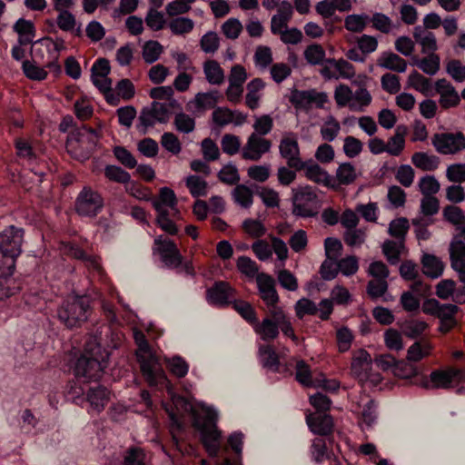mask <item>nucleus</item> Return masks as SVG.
Instances as JSON below:
<instances>
[{
	"label": "nucleus",
	"mask_w": 465,
	"mask_h": 465,
	"mask_svg": "<svg viewBox=\"0 0 465 465\" xmlns=\"http://www.w3.org/2000/svg\"><path fill=\"white\" fill-rule=\"evenodd\" d=\"M295 380L304 387H317L318 381H314L310 365L303 360L296 363Z\"/></svg>",
	"instance_id": "29"
},
{
	"label": "nucleus",
	"mask_w": 465,
	"mask_h": 465,
	"mask_svg": "<svg viewBox=\"0 0 465 465\" xmlns=\"http://www.w3.org/2000/svg\"><path fill=\"white\" fill-rule=\"evenodd\" d=\"M185 184L193 197L198 198L201 196H206L207 183L199 176L189 175L186 178Z\"/></svg>",
	"instance_id": "40"
},
{
	"label": "nucleus",
	"mask_w": 465,
	"mask_h": 465,
	"mask_svg": "<svg viewBox=\"0 0 465 465\" xmlns=\"http://www.w3.org/2000/svg\"><path fill=\"white\" fill-rule=\"evenodd\" d=\"M440 59L435 53H430L428 56L420 58L419 68L429 75H434L440 70Z\"/></svg>",
	"instance_id": "45"
},
{
	"label": "nucleus",
	"mask_w": 465,
	"mask_h": 465,
	"mask_svg": "<svg viewBox=\"0 0 465 465\" xmlns=\"http://www.w3.org/2000/svg\"><path fill=\"white\" fill-rule=\"evenodd\" d=\"M138 121L139 123L137 124L136 128L141 134H146L148 129L153 127L154 124L158 123L155 114L148 106L143 107L141 110Z\"/></svg>",
	"instance_id": "39"
},
{
	"label": "nucleus",
	"mask_w": 465,
	"mask_h": 465,
	"mask_svg": "<svg viewBox=\"0 0 465 465\" xmlns=\"http://www.w3.org/2000/svg\"><path fill=\"white\" fill-rule=\"evenodd\" d=\"M420 190L423 196H433L439 192L440 185L434 176L426 175L422 177L419 183Z\"/></svg>",
	"instance_id": "63"
},
{
	"label": "nucleus",
	"mask_w": 465,
	"mask_h": 465,
	"mask_svg": "<svg viewBox=\"0 0 465 465\" xmlns=\"http://www.w3.org/2000/svg\"><path fill=\"white\" fill-rule=\"evenodd\" d=\"M305 162L306 164L302 171H305V176L309 180L316 183H322L328 188L336 189L332 176H331L326 170L322 168L318 163H312V160Z\"/></svg>",
	"instance_id": "19"
},
{
	"label": "nucleus",
	"mask_w": 465,
	"mask_h": 465,
	"mask_svg": "<svg viewBox=\"0 0 465 465\" xmlns=\"http://www.w3.org/2000/svg\"><path fill=\"white\" fill-rule=\"evenodd\" d=\"M154 243L158 246L162 260L167 266H178L182 262V255L173 241L160 236L154 240Z\"/></svg>",
	"instance_id": "17"
},
{
	"label": "nucleus",
	"mask_w": 465,
	"mask_h": 465,
	"mask_svg": "<svg viewBox=\"0 0 465 465\" xmlns=\"http://www.w3.org/2000/svg\"><path fill=\"white\" fill-rule=\"evenodd\" d=\"M325 50L319 44L308 45L304 51V57L312 65L322 64L325 60Z\"/></svg>",
	"instance_id": "41"
},
{
	"label": "nucleus",
	"mask_w": 465,
	"mask_h": 465,
	"mask_svg": "<svg viewBox=\"0 0 465 465\" xmlns=\"http://www.w3.org/2000/svg\"><path fill=\"white\" fill-rule=\"evenodd\" d=\"M233 290L226 282H216L213 287L206 292V298L210 304L225 307L232 303L230 298Z\"/></svg>",
	"instance_id": "16"
},
{
	"label": "nucleus",
	"mask_w": 465,
	"mask_h": 465,
	"mask_svg": "<svg viewBox=\"0 0 465 465\" xmlns=\"http://www.w3.org/2000/svg\"><path fill=\"white\" fill-rule=\"evenodd\" d=\"M135 341L140 352L136 357L143 378L151 386H155L162 380H166L165 373L158 362L156 356L152 352L150 345L143 332L134 333Z\"/></svg>",
	"instance_id": "4"
},
{
	"label": "nucleus",
	"mask_w": 465,
	"mask_h": 465,
	"mask_svg": "<svg viewBox=\"0 0 465 465\" xmlns=\"http://www.w3.org/2000/svg\"><path fill=\"white\" fill-rule=\"evenodd\" d=\"M107 323H96L85 340L83 351H72L68 357L69 370L76 381H69L65 392L77 405L86 404L90 413L99 414L111 400V391L99 381L108 368L113 350L119 348L123 333L113 302H99Z\"/></svg>",
	"instance_id": "1"
},
{
	"label": "nucleus",
	"mask_w": 465,
	"mask_h": 465,
	"mask_svg": "<svg viewBox=\"0 0 465 465\" xmlns=\"http://www.w3.org/2000/svg\"><path fill=\"white\" fill-rule=\"evenodd\" d=\"M279 152L282 158L286 160L290 168L302 171L305 167L306 162L301 158L300 146L293 133H290L282 138Z\"/></svg>",
	"instance_id": "10"
},
{
	"label": "nucleus",
	"mask_w": 465,
	"mask_h": 465,
	"mask_svg": "<svg viewBox=\"0 0 465 465\" xmlns=\"http://www.w3.org/2000/svg\"><path fill=\"white\" fill-rule=\"evenodd\" d=\"M162 146L172 153L173 154H178L182 150V144L178 137L170 132L164 133L161 137Z\"/></svg>",
	"instance_id": "61"
},
{
	"label": "nucleus",
	"mask_w": 465,
	"mask_h": 465,
	"mask_svg": "<svg viewBox=\"0 0 465 465\" xmlns=\"http://www.w3.org/2000/svg\"><path fill=\"white\" fill-rule=\"evenodd\" d=\"M378 64L381 67L398 73H404L407 69L406 61L392 52H384L379 59Z\"/></svg>",
	"instance_id": "26"
},
{
	"label": "nucleus",
	"mask_w": 465,
	"mask_h": 465,
	"mask_svg": "<svg viewBox=\"0 0 465 465\" xmlns=\"http://www.w3.org/2000/svg\"><path fill=\"white\" fill-rule=\"evenodd\" d=\"M25 229L8 225L0 232V301L16 294L21 287L13 275L23 252Z\"/></svg>",
	"instance_id": "2"
},
{
	"label": "nucleus",
	"mask_w": 465,
	"mask_h": 465,
	"mask_svg": "<svg viewBox=\"0 0 465 465\" xmlns=\"http://www.w3.org/2000/svg\"><path fill=\"white\" fill-rule=\"evenodd\" d=\"M354 336L351 331L346 327L342 326L336 331V340L339 346L340 352H346L350 350Z\"/></svg>",
	"instance_id": "56"
},
{
	"label": "nucleus",
	"mask_w": 465,
	"mask_h": 465,
	"mask_svg": "<svg viewBox=\"0 0 465 465\" xmlns=\"http://www.w3.org/2000/svg\"><path fill=\"white\" fill-rule=\"evenodd\" d=\"M242 229L253 238H260L266 232V228L261 221L250 218L244 220Z\"/></svg>",
	"instance_id": "62"
},
{
	"label": "nucleus",
	"mask_w": 465,
	"mask_h": 465,
	"mask_svg": "<svg viewBox=\"0 0 465 465\" xmlns=\"http://www.w3.org/2000/svg\"><path fill=\"white\" fill-rule=\"evenodd\" d=\"M119 124L130 128L136 117L137 111L133 105H125L116 110Z\"/></svg>",
	"instance_id": "57"
},
{
	"label": "nucleus",
	"mask_w": 465,
	"mask_h": 465,
	"mask_svg": "<svg viewBox=\"0 0 465 465\" xmlns=\"http://www.w3.org/2000/svg\"><path fill=\"white\" fill-rule=\"evenodd\" d=\"M428 328L427 322L420 320L410 319L405 320L401 324V331L410 338H417L420 336L423 331Z\"/></svg>",
	"instance_id": "36"
},
{
	"label": "nucleus",
	"mask_w": 465,
	"mask_h": 465,
	"mask_svg": "<svg viewBox=\"0 0 465 465\" xmlns=\"http://www.w3.org/2000/svg\"><path fill=\"white\" fill-rule=\"evenodd\" d=\"M38 419L31 410L25 409L20 412L19 425L23 433H33L38 424Z\"/></svg>",
	"instance_id": "42"
},
{
	"label": "nucleus",
	"mask_w": 465,
	"mask_h": 465,
	"mask_svg": "<svg viewBox=\"0 0 465 465\" xmlns=\"http://www.w3.org/2000/svg\"><path fill=\"white\" fill-rule=\"evenodd\" d=\"M450 267L459 276V280L465 283V242L453 237L449 247Z\"/></svg>",
	"instance_id": "13"
},
{
	"label": "nucleus",
	"mask_w": 465,
	"mask_h": 465,
	"mask_svg": "<svg viewBox=\"0 0 465 465\" xmlns=\"http://www.w3.org/2000/svg\"><path fill=\"white\" fill-rule=\"evenodd\" d=\"M233 309L252 326L257 322V313L251 303L245 301H234Z\"/></svg>",
	"instance_id": "38"
},
{
	"label": "nucleus",
	"mask_w": 465,
	"mask_h": 465,
	"mask_svg": "<svg viewBox=\"0 0 465 465\" xmlns=\"http://www.w3.org/2000/svg\"><path fill=\"white\" fill-rule=\"evenodd\" d=\"M262 365L273 371H279L280 360L273 347L271 345H262L259 349Z\"/></svg>",
	"instance_id": "35"
},
{
	"label": "nucleus",
	"mask_w": 465,
	"mask_h": 465,
	"mask_svg": "<svg viewBox=\"0 0 465 465\" xmlns=\"http://www.w3.org/2000/svg\"><path fill=\"white\" fill-rule=\"evenodd\" d=\"M371 368V358L369 352L363 349L360 350L352 359L351 372L360 380H366L369 377L368 371Z\"/></svg>",
	"instance_id": "21"
},
{
	"label": "nucleus",
	"mask_w": 465,
	"mask_h": 465,
	"mask_svg": "<svg viewBox=\"0 0 465 465\" xmlns=\"http://www.w3.org/2000/svg\"><path fill=\"white\" fill-rule=\"evenodd\" d=\"M292 213L298 218H314L319 213V201L311 185L292 190Z\"/></svg>",
	"instance_id": "6"
},
{
	"label": "nucleus",
	"mask_w": 465,
	"mask_h": 465,
	"mask_svg": "<svg viewBox=\"0 0 465 465\" xmlns=\"http://www.w3.org/2000/svg\"><path fill=\"white\" fill-rule=\"evenodd\" d=\"M233 116L234 112L227 107H216L212 114L213 124L219 127H223L232 123Z\"/></svg>",
	"instance_id": "50"
},
{
	"label": "nucleus",
	"mask_w": 465,
	"mask_h": 465,
	"mask_svg": "<svg viewBox=\"0 0 465 465\" xmlns=\"http://www.w3.org/2000/svg\"><path fill=\"white\" fill-rule=\"evenodd\" d=\"M150 457L146 450L139 446L128 447L123 455V465H148Z\"/></svg>",
	"instance_id": "22"
},
{
	"label": "nucleus",
	"mask_w": 465,
	"mask_h": 465,
	"mask_svg": "<svg viewBox=\"0 0 465 465\" xmlns=\"http://www.w3.org/2000/svg\"><path fill=\"white\" fill-rule=\"evenodd\" d=\"M459 307L451 303H440L434 298L427 299L422 304V312L440 320V330L442 332L450 331L457 323L455 314Z\"/></svg>",
	"instance_id": "7"
},
{
	"label": "nucleus",
	"mask_w": 465,
	"mask_h": 465,
	"mask_svg": "<svg viewBox=\"0 0 465 465\" xmlns=\"http://www.w3.org/2000/svg\"><path fill=\"white\" fill-rule=\"evenodd\" d=\"M75 211L80 216L94 218L103 210L104 201L102 194L90 186H84L75 199Z\"/></svg>",
	"instance_id": "9"
},
{
	"label": "nucleus",
	"mask_w": 465,
	"mask_h": 465,
	"mask_svg": "<svg viewBox=\"0 0 465 465\" xmlns=\"http://www.w3.org/2000/svg\"><path fill=\"white\" fill-rule=\"evenodd\" d=\"M432 144L440 153L453 154L465 148V135L461 132L435 134Z\"/></svg>",
	"instance_id": "11"
},
{
	"label": "nucleus",
	"mask_w": 465,
	"mask_h": 465,
	"mask_svg": "<svg viewBox=\"0 0 465 465\" xmlns=\"http://www.w3.org/2000/svg\"><path fill=\"white\" fill-rule=\"evenodd\" d=\"M312 90H298L294 88L291 92L289 101L296 109L306 110L312 104Z\"/></svg>",
	"instance_id": "34"
},
{
	"label": "nucleus",
	"mask_w": 465,
	"mask_h": 465,
	"mask_svg": "<svg viewBox=\"0 0 465 465\" xmlns=\"http://www.w3.org/2000/svg\"><path fill=\"white\" fill-rule=\"evenodd\" d=\"M218 178L223 183L230 185L237 184L238 182L240 181L238 170L232 163H228L221 169V171L218 173Z\"/></svg>",
	"instance_id": "58"
},
{
	"label": "nucleus",
	"mask_w": 465,
	"mask_h": 465,
	"mask_svg": "<svg viewBox=\"0 0 465 465\" xmlns=\"http://www.w3.org/2000/svg\"><path fill=\"white\" fill-rule=\"evenodd\" d=\"M272 143L270 140L262 138L256 133H252L247 140L242 152V158L245 160L258 161L262 154L270 151Z\"/></svg>",
	"instance_id": "15"
},
{
	"label": "nucleus",
	"mask_w": 465,
	"mask_h": 465,
	"mask_svg": "<svg viewBox=\"0 0 465 465\" xmlns=\"http://www.w3.org/2000/svg\"><path fill=\"white\" fill-rule=\"evenodd\" d=\"M377 420V403L374 400H370L364 404L361 420L367 427L371 428Z\"/></svg>",
	"instance_id": "54"
},
{
	"label": "nucleus",
	"mask_w": 465,
	"mask_h": 465,
	"mask_svg": "<svg viewBox=\"0 0 465 465\" xmlns=\"http://www.w3.org/2000/svg\"><path fill=\"white\" fill-rule=\"evenodd\" d=\"M306 423L313 434L326 436L332 431L333 420L327 413L308 414Z\"/></svg>",
	"instance_id": "18"
},
{
	"label": "nucleus",
	"mask_w": 465,
	"mask_h": 465,
	"mask_svg": "<svg viewBox=\"0 0 465 465\" xmlns=\"http://www.w3.org/2000/svg\"><path fill=\"white\" fill-rule=\"evenodd\" d=\"M234 201L243 208H249L252 204V192L243 184L237 185L233 190Z\"/></svg>",
	"instance_id": "49"
},
{
	"label": "nucleus",
	"mask_w": 465,
	"mask_h": 465,
	"mask_svg": "<svg viewBox=\"0 0 465 465\" xmlns=\"http://www.w3.org/2000/svg\"><path fill=\"white\" fill-rule=\"evenodd\" d=\"M410 229V223L407 218L401 217L391 222L388 232L391 236L401 242V246H404V241Z\"/></svg>",
	"instance_id": "33"
},
{
	"label": "nucleus",
	"mask_w": 465,
	"mask_h": 465,
	"mask_svg": "<svg viewBox=\"0 0 465 465\" xmlns=\"http://www.w3.org/2000/svg\"><path fill=\"white\" fill-rule=\"evenodd\" d=\"M115 158L126 168L133 169L137 165V161L132 153L124 146L114 148Z\"/></svg>",
	"instance_id": "59"
},
{
	"label": "nucleus",
	"mask_w": 465,
	"mask_h": 465,
	"mask_svg": "<svg viewBox=\"0 0 465 465\" xmlns=\"http://www.w3.org/2000/svg\"><path fill=\"white\" fill-rule=\"evenodd\" d=\"M357 177L356 169L350 162L341 163L336 170V179L341 185H350Z\"/></svg>",
	"instance_id": "32"
},
{
	"label": "nucleus",
	"mask_w": 465,
	"mask_h": 465,
	"mask_svg": "<svg viewBox=\"0 0 465 465\" xmlns=\"http://www.w3.org/2000/svg\"><path fill=\"white\" fill-rule=\"evenodd\" d=\"M367 15H349L344 21L345 28L353 33H361L367 25Z\"/></svg>",
	"instance_id": "52"
},
{
	"label": "nucleus",
	"mask_w": 465,
	"mask_h": 465,
	"mask_svg": "<svg viewBox=\"0 0 465 465\" xmlns=\"http://www.w3.org/2000/svg\"><path fill=\"white\" fill-rule=\"evenodd\" d=\"M104 174L106 179L122 184H127L131 182V175L122 167L108 164L104 167Z\"/></svg>",
	"instance_id": "37"
},
{
	"label": "nucleus",
	"mask_w": 465,
	"mask_h": 465,
	"mask_svg": "<svg viewBox=\"0 0 465 465\" xmlns=\"http://www.w3.org/2000/svg\"><path fill=\"white\" fill-rule=\"evenodd\" d=\"M401 244L391 240H386L382 244V252L391 265H396L401 259Z\"/></svg>",
	"instance_id": "53"
},
{
	"label": "nucleus",
	"mask_w": 465,
	"mask_h": 465,
	"mask_svg": "<svg viewBox=\"0 0 465 465\" xmlns=\"http://www.w3.org/2000/svg\"><path fill=\"white\" fill-rule=\"evenodd\" d=\"M201 409L204 417L196 415L193 426L208 455L216 458L222 449V431L217 427L218 411L206 404H203Z\"/></svg>",
	"instance_id": "3"
},
{
	"label": "nucleus",
	"mask_w": 465,
	"mask_h": 465,
	"mask_svg": "<svg viewBox=\"0 0 465 465\" xmlns=\"http://www.w3.org/2000/svg\"><path fill=\"white\" fill-rule=\"evenodd\" d=\"M200 46L204 53L213 54L219 49L220 38L215 32L209 31L202 36Z\"/></svg>",
	"instance_id": "51"
},
{
	"label": "nucleus",
	"mask_w": 465,
	"mask_h": 465,
	"mask_svg": "<svg viewBox=\"0 0 465 465\" xmlns=\"http://www.w3.org/2000/svg\"><path fill=\"white\" fill-rule=\"evenodd\" d=\"M169 28L173 35H181L190 33L194 26V23L188 17H176L170 21Z\"/></svg>",
	"instance_id": "44"
},
{
	"label": "nucleus",
	"mask_w": 465,
	"mask_h": 465,
	"mask_svg": "<svg viewBox=\"0 0 465 465\" xmlns=\"http://www.w3.org/2000/svg\"><path fill=\"white\" fill-rule=\"evenodd\" d=\"M278 312H282V308L269 309L263 320L260 322L257 319V322L252 326L256 333L265 341H273L279 336L280 321L275 316Z\"/></svg>",
	"instance_id": "12"
},
{
	"label": "nucleus",
	"mask_w": 465,
	"mask_h": 465,
	"mask_svg": "<svg viewBox=\"0 0 465 465\" xmlns=\"http://www.w3.org/2000/svg\"><path fill=\"white\" fill-rule=\"evenodd\" d=\"M244 434L242 431H234L228 437V446L237 455L235 461L230 458H225L220 465H242V451L243 445Z\"/></svg>",
	"instance_id": "24"
},
{
	"label": "nucleus",
	"mask_w": 465,
	"mask_h": 465,
	"mask_svg": "<svg viewBox=\"0 0 465 465\" xmlns=\"http://www.w3.org/2000/svg\"><path fill=\"white\" fill-rule=\"evenodd\" d=\"M421 264L423 273L431 279H437L443 273L444 264L440 258L434 254L424 253L421 257Z\"/></svg>",
	"instance_id": "23"
},
{
	"label": "nucleus",
	"mask_w": 465,
	"mask_h": 465,
	"mask_svg": "<svg viewBox=\"0 0 465 465\" xmlns=\"http://www.w3.org/2000/svg\"><path fill=\"white\" fill-rule=\"evenodd\" d=\"M154 210L157 213L156 223L158 226L165 232L171 235H176L178 233V228L170 218L169 211L159 203L154 204Z\"/></svg>",
	"instance_id": "27"
},
{
	"label": "nucleus",
	"mask_w": 465,
	"mask_h": 465,
	"mask_svg": "<svg viewBox=\"0 0 465 465\" xmlns=\"http://www.w3.org/2000/svg\"><path fill=\"white\" fill-rule=\"evenodd\" d=\"M203 72L211 84H221L224 80V72L215 60H208L203 64Z\"/></svg>",
	"instance_id": "30"
},
{
	"label": "nucleus",
	"mask_w": 465,
	"mask_h": 465,
	"mask_svg": "<svg viewBox=\"0 0 465 465\" xmlns=\"http://www.w3.org/2000/svg\"><path fill=\"white\" fill-rule=\"evenodd\" d=\"M296 315L299 319H302L305 315H316L319 312L317 304L307 298L300 299L295 304Z\"/></svg>",
	"instance_id": "48"
},
{
	"label": "nucleus",
	"mask_w": 465,
	"mask_h": 465,
	"mask_svg": "<svg viewBox=\"0 0 465 465\" xmlns=\"http://www.w3.org/2000/svg\"><path fill=\"white\" fill-rule=\"evenodd\" d=\"M173 124L175 129L183 134H190L195 129L194 118L183 112L175 114Z\"/></svg>",
	"instance_id": "43"
},
{
	"label": "nucleus",
	"mask_w": 465,
	"mask_h": 465,
	"mask_svg": "<svg viewBox=\"0 0 465 465\" xmlns=\"http://www.w3.org/2000/svg\"><path fill=\"white\" fill-rule=\"evenodd\" d=\"M256 282L260 297L269 309L279 308L277 306L279 295L275 289L274 279L269 274L261 273L257 275Z\"/></svg>",
	"instance_id": "14"
},
{
	"label": "nucleus",
	"mask_w": 465,
	"mask_h": 465,
	"mask_svg": "<svg viewBox=\"0 0 465 465\" xmlns=\"http://www.w3.org/2000/svg\"><path fill=\"white\" fill-rule=\"evenodd\" d=\"M165 365L169 371L177 378H183L189 371V364L180 355H174L171 358H165Z\"/></svg>",
	"instance_id": "31"
},
{
	"label": "nucleus",
	"mask_w": 465,
	"mask_h": 465,
	"mask_svg": "<svg viewBox=\"0 0 465 465\" xmlns=\"http://www.w3.org/2000/svg\"><path fill=\"white\" fill-rule=\"evenodd\" d=\"M88 296H74L66 299L57 311L58 319L67 328L79 327L91 316Z\"/></svg>",
	"instance_id": "5"
},
{
	"label": "nucleus",
	"mask_w": 465,
	"mask_h": 465,
	"mask_svg": "<svg viewBox=\"0 0 465 465\" xmlns=\"http://www.w3.org/2000/svg\"><path fill=\"white\" fill-rule=\"evenodd\" d=\"M12 28L18 35L17 42L20 45H28L34 43L36 27L33 21L21 17L16 20Z\"/></svg>",
	"instance_id": "20"
},
{
	"label": "nucleus",
	"mask_w": 465,
	"mask_h": 465,
	"mask_svg": "<svg viewBox=\"0 0 465 465\" xmlns=\"http://www.w3.org/2000/svg\"><path fill=\"white\" fill-rule=\"evenodd\" d=\"M464 381L465 369L448 367L432 371L430 374V378L424 380L423 386L425 388L450 389Z\"/></svg>",
	"instance_id": "8"
},
{
	"label": "nucleus",
	"mask_w": 465,
	"mask_h": 465,
	"mask_svg": "<svg viewBox=\"0 0 465 465\" xmlns=\"http://www.w3.org/2000/svg\"><path fill=\"white\" fill-rule=\"evenodd\" d=\"M223 152L229 154H236L241 147L240 138L232 134H226L223 136L221 141Z\"/></svg>",
	"instance_id": "60"
},
{
	"label": "nucleus",
	"mask_w": 465,
	"mask_h": 465,
	"mask_svg": "<svg viewBox=\"0 0 465 465\" xmlns=\"http://www.w3.org/2000/svg\"><path fill=\"white\" fill-rule=\"evenodd\" d=\"M163 46L157 41H147L143 47V57L148 64H153L159 59Z\"/></svg>",
	"instance_id": "47"
},
{
	"label": "nucleus",
	"mask_w": 465,
	"mask_h": 465,
	"mask_svg": "<svg viewBox=\"0 0 465 465\" xmlns=\"http://www.w3.org/2000/svg\"><path fill=\"white\" fill-rule=\"evenodd\" d=\"M446 72L456 81H465V65L460 60H450L446 66Z\"/></svg>",
	"instance_id": "64"
},
{
	"label": "nucleus",
	"mask_w": 465,
	"mask_h": 465,
	"mask_svg": "<svg viewBox=\"0 0 465 465\" xmlns=\"http://www.w3.org/2000/svg\"><path fill=\"white\" fill-rule=\"evenodd\" d=\"M22 69H23L25 75L27 78H29L31 80H35V81L45 80L48 74L45 69L34 64L33 63H31L28 60H25L23 62Z\"/></svg>",
	"instance_id": "55"
},
{
	"label": "nucleus",
	"mask_w": 465,
	"mask_h": 465,
	"mask_svg": "<svg viewBox=\"0 0 465 465\" xmlns=\"http://www.w3.org/2000/svg\"><path fill=\"white\" fill-rule=\"evenodd\" d=\"M217 90H213L206 93H198L193 102L195 105V110L199 113H203L208 109H215L216 105L219 102V95Z\"/></svg>",
	"instance_id": "25"
},
{
	"label": "nucleus",
	"mask_w": 465,
	"mask_h": 465,
	"mask_svg": "<svg viewBox=\"0 0 465 465\" xmlns=\"http://www.w3.org/2000/svg\"><path fill=\"white\" fill-rule=\"evenodd\" d=\"M409 84L416 90L422 94H427L432 90V84L430 79L426 78L417 71H412L409 75Z\"/></svg>",
	"instance_id": "46"
},
{
	"label": "nucleus",
	"mask_w": 465,
	"mask_h": 465,
	"mask_svg": "<svg viewBox=\"0 0 465 465\" xmlns=\"http://www.w3.org/2000/svg\"><path fill=\"white\" fill-rule=\"evenodd\" d=\"M412 163L423 171H434L438 168L440 159L436 155H429L423 152L414 153L411 156Z\"/></svg>",
	"instance_id": "28"
}]
</instances>
